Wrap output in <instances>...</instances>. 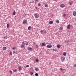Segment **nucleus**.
Instances as JSON below:
<instances>
[{
  "label": "nucleus",
  "mask_w": 76,
  "mask_h": 76,
  "mask_svg": "<svg viewBox=\"0 0 76 76\" xmlns=\"http://www.w3.org/2000/svg\"><path fill=\"white\" fill-rule=\"evenodd\" d=\"M25 42H24V41H23L21 45V46H20V48H23L24 47H25Z\"/></svg>",
  "instance_id": "f257e3e1"
},
{
  "label": "nucleus",
  "mask_w": 76,
  "mask_h": 76,
  "mask_svg": "<svg viewBox=\"0 0 76 76\" xmlns=\"http://www.w3.org/2000/svg\"><path fill=\"white\" fill-rule=\"evenodd\" d=\"M27 22H28V21L26 20H24L23 21V24L24 25H25V24H26L27 23Z\"/></svg>",
  "instance_id": "f03ea898"
},
{
  "label": "nucleus",
  "mask_w": 76,
  "mask_h": 76,
  "mask_svg": "<svg viewBox=\"0 0 76 76\" xmlns=\"http://www.w3.org/2000/svg\"><path fill=\"white\" fill-rule=\"evenodd\" d=\"M61 58L62 60L61 61H62V62H63L64 61V60H65V57H64L61 56Z\"/></svg>",
  "instance_id": "7ed1b4c3"
},
{
  "label": "nucleus",
  "mask_w": 76,
  "mask_h": 76,
  "mask_svg": "<svg viewBox=\"0 0 76 76\" xmlns=\"http://www.w3.org/2000/svg\"><path fill=\"white\" fill-rule=\"evenodd\" d=\"M34 16L36 18H39V15L37 14H35Z\"/></svg>",
  "instance_id": "20e7f679"
},
{
  "label": "nucleus",
  "mask_w": 76,
  "mask_h": 76,
  "mask_svg": "<svg viewBox=\"0 0 76 76\" xmlns=\"http://www.w3.org/2000/svg\"><path fill=\"white\" fill-rule=\"evenodd\" d=\"M47 48H51L52 47V45L51 44H49L47 45Z\"/></svg>",
  "instance_id": "39448f33"
},
{
  "label": "nucleus",
  "mask_w": 76,
  "mask_h": 76,
  "mask_svg": "<svg viewBox=\"0 0 76 76\" xmlns=\"http://www.w3.org/2000/svg\"><path fill=\"white\" fill-rule=\"evenodd\" d=\"M60 6L62 8H63L64 7H65V5L63 4H61L60 5Z\"/></svg>",
  "instance_id": "423d86ee"
},
{
  "label": "nucleus",
  "mask_w": 76,
  "mask_h": 76,
  "mask_svg": "<svg viewBox=\"0 0 76 76\" xmlns=\"http://www.w3.org/2000/svg\"><path fill=\"white\" fill-rule=\"evenodd\" d=\"M49 23L50 25H52L53 23V21L52 20L50 21L49 22Z\"/></svg>",
  "instance_id": "0eeeda50"
},
{
  "label": "nucleus",
  "mask_w": 76,
  "mask_h": 76,
  "mask_svg": "<svg viewBox=\"0 0 76 76\" xmlns=\"http://www.w3.org/2000/svg\"><path fill=\"white\" fill-rule=\"evenodd\" d=\"M73 15L74 16H76V12H74L73 13Z\"/></svg>",
  "instance_id": "6e6552de"
},
{
  "label": "nucleus",
  "mask_w": 76,
  "mask_h": 76,
  "mask_svg": "<svg viewBox=\"0 0 76 76\" xmlns=\"http://www.w3.org/2000/svg\"><path fill=\"white\" fill-rule=\"evenodd\" d=\"M67 28L68 29L70 28V25L69 24L68 25Z\"/></svg>",
  "instance_id": "1a4fd4ad"
},
{
  "label": "nucleus",
  "mask_w": 76,
  "mask_h": 76,
  "mask_svg": "<svg viewBox=\"0 0 76 76\" xmlns=\"http://www.w3.org/2000/svg\"><path fill=\"white\" fill-rule=\"evenodd\" d=\"M57 47L58 48H60V47H61V46L60 45H57Z\"/></svg>",
  "instance_id": "9d476101"
},
{
  "label": "nucleus",
  "mask_w": 76,
  "mask_h": 76,
  "mask_svg": "<svg viewBox=\"0 0 76 76\" xmlns=\"http://www.w3.org/2000/svg\"><path fill=\"white\" fill-rule=\"evenodd\" d=\"M28 49L29 51H31V50H32V48H28Z\"/></svg>",
  "instance_id": "9b49d317"
},
{
  "label": "nucleus",
  "mask_w": 76,
  "mask_h": 76,
  "mask_svg": "<svg viewBox=\"0 0 76 76\" xmlns=\"http://www.w3.org/2000/svg\"><path fill=\"white\" fill-rule=\"evenodd\" d=\"M7 49V47H4L3 48V49L4 50H6Z\"/></svg>",
  "instance_id": "f8f14e48"
},
{
  "label": "nucleus",
  "mask_w": 76,
  "mask_h": 76,
  "mask_svg": "<svg viewBox=\"0 0 76 76\" xmlns=\"http://www.w3.org/2000/svg\"><path fill=\"white\" fill-rule=\"evenodd\" d=\"M45 44L44 43H42V46H45Z\"/></svg>",
  "instance_id": "ddd939ff"
},
{
  "label": "nucleus",
  "mask_w": 76,
  "mask_h": 76,
  "mask_svg": "<svg viewBox=\"0 0 76 76\" xmlns=\"http://www.w3.org/2000/svg\"><path fill=\"white\" fill-rule=\"evenodd\" d=\"M56 22L57 23H60V22L59 21V20H57L56 21Z\"/></svg>",
  "instance_id": "4468645a"
},
{
  "label": "nucleus",
  "mask_w": 76,
  "mask_h": 76,
  "mask_svg": "<svg viewBox=\"0 0 76 76\" xmlns=\"http://www.w3.org/2000/svg\"><path fill=\"white\" fill-rule=\"evenodd\" d=\"M63 55L64 56H66V52H64L63 53Z\"/></svg>",
  "instance_id": "2eb2a0df"
},
{
  "label": "nucleus",
  "mask_w": 76,
  "mask_h": 76,
  "mask_svg": "<svg viewBox=\"0 0 76 76\" xmlns=\"http://www.w3.org/2000/svg\"><path fill=\"white\" fill-rule=\"evenodd\" d=\"M45 7H48V5L47 4H45Z\"/></svg>",
  "instance_id": "dca6fc26"
},
{
  "label": "nucleus",
  "mask_w": 76,
  "mask_h": 76,
  "mask_svg": "<svg viewBox=\"0 0 76 76\" xmlns=\"http://www.w3.org/2000/svg\"><path fill=\"white\" fill-rule=\"evenodd\" d=\"M35 70L36 72H38L39 71V69L36 68L35 69Z\"/></svg>",
  "instance_id": "f3484780"
},
{
  "label": "nucleus",
  "mask_w": 76,
  "mask_h": 76,
  "mask_svg": "<svg viewBox=\"0 0 76 76\" xmlns=\"http://www.w3.org/2000/svg\"><path fill=\"white\" fill-rule=\"evenodd\" d=\"M53 51H55V52H56V51H57V50H56L55 49H53Z\"/></svg>",
  "instance_id": "a211bd4d"
},
{
  "label": "nucleus",
  "mask_w": 76,
  "mask_h": 76,
  "mask_svg": "<svg viewBox=\"0 0 76 76\" xmlns=\"http://www.w3.org/2000/svg\"><path fill=\"white\" fill-rule=\"evenodd\" d=\"M15 14H16V12L14 11L12 14L13 15H15Z\"/></svg>",
  "instance_id": "6ab92c4d"
},
{
  "label": "nucleus",
  "mask_w": 76,
  "mask_h": 76,
  "mask_svg": "<svg viewBox=\"0 0 76 76\" xmlns=\"http://www.w3.org/2000/svg\"><path fill=\"white\" fill-rule=\"evenodd\" d=\"M31 29V27L30 26H29L28 27V30H30Z\"/></svg>",
  "instance_id": "aec40b11"
},
{
  "label": "nucleus",
  "mask_w": 76,
  "mask_h": 76,
  "mask_svg": "<svg viewBox=\"0 0 76 76\" xmlns=\"http://www.w3.org/2000/svg\"><path fill=\"white\" fill-rule=\"evenodd\" d=\"M36 62H38V61H39V60L38 59H36Z\"/></svg>",
  "instance_id": "412c9836"
},
{
  "label": "nucleus",
  "mask_w": 76,
  "mask_h": 76,
  "mask_svg": "<svg viewBox=\"0 0 76 76\" xmlns=\"http://www.w3.org/2000/svg\"><path fill=\"white\" fill-rule=\"evenodd\" d=\"M62 29H63V27L62 26L61 27L59 28V30H62Z\"/></svg>",
  "instance_id": "4be33fe9"
},
{
  "label": "nucleus",
  "mask_w": 76,
  "mask_h": 76,
  "mask_svg": "<svg viewBox=\"0 0 76 76\" xmlns=\"http://www.w3.org/2000/svg\"><path fill=\"white\" fill-rule=\"evenodd\" d=\"M7 28H9V24H7Z\"/></svg>",
  "instance_id": "5701e85b"
},
{
  "label": "nucleus",
  "mask_w": 76,
  "mask_h": 76,
  "mask_svg": "<svg viewBox=\"0 0 76 76\" xmlns=\"http://www.w3.org/2000/svg\"><path fill=\"white\" fill-rule=\"evenodd\" d=\"M21 69H22V67H19L18 68L19 70H21Z\"/></svg>",
  "instance_id": "b1692460"
},
{
  "label": "nucleus",
  "mask_w": 76,
  "mask_h": 76,
  "mask_svg": "<svg viewBox=\"0 0 76 76\" xmlns=\"http://www.w3.org/2000/svg\"><path fill=\"white\" fill-rule=\"evenodd\" d=\"M66 42H67V43H69L70 42V41H69V40H68L66 41Z\"/></svg>",
  "instance_id": "393cba45"
},
{
  "label": "nucleus",
  "mask_w": 76,
  "mask_h": 76,
  "mask_svg": "<svg viewBox=\"0 0 76 76\" xmlns=\"http://www.w3.org/2000/svg\"><path fill=\"white\" fill-rule=\"evenodd\" d=\"M10 74H12V71L11 70H10Z\"/></svg>",
  "instance_id": "a878e982"
},
{
  "label": "nucleus",
  "mask_w": 76,
  "mask_h": 76,
  "mask_svg": "<svg viewBox=\"0 0 76 76\" xmlns=\"http://www.w3.org/2000/svg\"><path fill=\"white\" fill-rule=\"evenodd\" d=\"M35 76H38V73H36L35 74Z\"/></svg>",
  "instance_id": "bb28decb"
},
{
  "label": "nucleus",
  "mask_w": 76,
  "mask_h": 76,
  "mask_svg": "<svg viewBox=\"0 0 76 76\" xmlns=\"http://www.w3.org/2000/svg\"><path fill=\"white\" fill-rule=\"evenodd\" d=\"M16 71H17V69H15L14 70H13L14 72H16Z\"/></svg>",
  "instance_id": "cd10ccee"
},
{
  "label": "nucleus",
  "mask_w": 76,
  "mask_h": 76,
  "mask_svg": "<svg viewBox=\"0 0 76 76\" xmlns=\"http://www.w3.org/2000/svg\"><path fill=\"white\" fill-rule=\"evenodd\" d=\"M28 42L26 43V45H28Z\"/></svg>",
  "instance_id": "c85d7f7f"
},
{
  "label": "nucleus",
  "mask_w": 76,
  "mask_h": 76,
  "mask_svg": "<svg viewBox=\"0 0 76 76\" xmlns=\"http://www.w3.org/2000/svg\"><path fill=\"white\" fill-rule=\"evenodd\" d=\"M36 47L37 48H38V45H36Z\"/></svg>",
  "instance_id": "c756f323"
},
{
  "label": "nucleus",
  "mask_w": 76,
  "mask_h": 76,
  "mask_svg": "<svg viewBox=\"0 0 76 76\" xmlns=\"http://www.w3.org/2000/svg\"><path fill=\"white\" fill-rule=\"evenodd\" d=\"M41 6V4L39 3L38 4V6Z\"/></svg>",
  "instance_id": "7c9ffc66"
},
{
  "label": "nucleus",
  "mask_w": 76,
  "mask_h": 76,
  "mask_svg": "<svg viewBox=\"0 0 76 76\" xmlns=\"http://www.w3.org/2000/svg\"><path fill=\"white\" fill-rule=\"evenodd\" d=\"M62 72H63L64 73V72H65V70L63 69L62 70Z\"/></svg>",
  "instance_id": "2f4dec72"
},
{
  "label": "nucleus",
  "mask_w": 76,
  "mask_h": 76,
  "mask_svg": "<svg viewBox=\"0 0 76 76\" xmlns=\"http://www.w3.org/2000/svg\"><path fill=\"white\" fill-rule=\"evenodd\" d=\"M63 16H64V17H66V14H64L63 15Z\"/></svg>",
  "instance_id": "473e14b6"
},
{
  "label": "nucleus",
  "mask_w": 76,
  "mask_h": 76,
  "mask_svg": "<svg viewBox=\"0 0 76 76\" xmlns=\"http://www.w3.org/2000/svg\"><path fill=\"white\" fill-rule=\"evenodd\" d=\"M76 67V64H75L74 65L73 67Z\"/></svg>",
  "instance_id": "72a5a7b5"
},
{
  "label": "nucleus",
  "mask_w": 76,
  "mask_h": 76,
  "mask_svg": "<svg viewBox=\"0 0 76 76\" xmlns=\"http://www.w3.org/2000/svg\"><path fill=\"white\" fill-rule=\"evenodd\" d=\"M10 56H12V52H10Z\"/></svg>",
  "instance_id": "f704fd0d"
},
{
  "label": "nucleus",
  "mask_w": 76,
  "mask_h": 76,
  "mask_svg": "<svg viewBox=\"0 0 76 76\" xmlns=\"http://www.w3.org/2000/svg\"><path fill=\"white\" fill-rule=\"evenodd\" d=\"M29 66L28 65H27L26 66V67H28Z\"/></svg>",
  "instance_id": "c9c22d12"
},
{
  "label": "nucleus",
  "mask_w": 76,
  "mask_h": 76,
  "mask_svg": "<svg viewBox=\"0 0 76 76\" xmlns=\"http://www.w3.org/2000/svg\"><path fill=\"white\" fill-rule=\"evenodd\" d=\"M30 74H31V75H33V72H31L30 73Z\"/></svg>",
  "instance_id": "e433bc0d"
},
{
  "label": "nucleus",
  "mask_w": 76,
  "mask_h": 76,
  "mask_svg": "<svg viewBox=\"0 0 76 76\" xmlns=\"http://www.w3.org/2000/svg\"><path fill=\"white\" fill-rule=\"evenodd\" d=\"M69 4H70V5H72V2L69 3Z\"/></svg>",
  "instance_id": "4c0bfd02"
},
{
  "label": "nucleus",
  "mask_w": 76,
  "mask_h": 76,
  "mask_svg": "<svg viewBox=\"0 0 76 76\" xmlns=\"http://www.w3.org/2000/svg\"><path fill=\"white\" fill-rule=\"evenodd\" d=\"M33 44L35 45V44H36V43H35V42H33Z\"/></svg>",
  "instance_id": "58836bf2"
},
{
  "label": "nucleus",
  "mask_w": 76,
  "mask_h": 76,
  "mask_svg": "<svg viewBox=\"0 0 76 76\" xmlns=\"http://www.w3.org/2000/svg\"><path fill=\"white\" fill-rule=\"evenodd\" d=\"M43 32V31H42V30H41L40 32H41V33H42Z\"/></svg>",
  "instance_id": "ea45409f"
},
{
  "label": "nucleus",
  "mask_w": 76,
  "mask_h": 76,
  "mask_svg": "<svg viewBox=\"0 0 76 76\" xmlns=\"http://www.w3.org/2000/svg\"><path fill=\"white\" fill-rule=\"evenodd\" d=\"M15 48H15V47L13 48V50H15Z\"/></svg>",
  "instance_id": "a19ab883"
},
{
  "label": "nucleus",
  "mask_w": 76,
  "mask_h": 76,
  "mask_svg": "<svg viewBox=\"0 0 76 76\" xmlns=\"http://www.w3.org/2000/svg\"><path fill=\"white\" fill-rule=\"evenodd\" d=\"M60 70H63V69L62 68H61L60 69Z\"/></svg>",
  "instance_id": "79ce46f5"
},
{
  "label": "nucleus",
  "mask_w": 76,
  "mask_h": 76,
  "mask_svg": "<svg viewBox=\"0 0 76 76\" xmlns=\"http://www.w3.org/2000/svg\"><path fill=\"white\" fill-rule=\"evenodd\" d=\"M13 53H14V54H15V51H13Z\"/></svg>",
  "instance_id": "37998d69"
},
{
  "label": "nucleus",
  "mask_w": 76,
  "mask_h": 76,
  "mask_svg": "<svg viewBox=\"0 0 76 76\" xmlns=\"http://www.w3.org/2000/svg\"><path fill=\"white\" fill-rule=\"evenodd\" d=\"M35 9H37V7H35Z\"/></svg>",
  "instance_id": "c03bdc74"
},
{
  "label": "nucleus",
  "mask_w": 76,
  "mask_h": 76,
  "mask_svg": "<svg viewBox=\"0 0 76 76\" xmlns=\"http://www.w3.org/2000/svg\"><path fill=\"white\" fill-rule=\"evenodd\" d=\"M66 42H66V41H65L64 42V43H65V44H66Z\"/></svg>",
  "instance_id": "a18cd8bd"
},
{
  "label": "nucleus",
  "mask_w": 76,
  "mask_h": 76,
  "mask_svg": "<svg viewBox=\"0 0 76 76\" xmlns=\"http://www.w3.org/2000/svg\"><path fill=\"white\" fill-rule=\"evenodd\" d=\"M32 3H35V2L34 1H33Z\"/></svg>",
  "instance_id": "49530a36"
},
{
  "label": "nucleus",
  "mask_w": 76,
  "mask_h": 76,
  "mask_svg": "<svg viewBox=\"0 0 76 76\" xmlns=\"http://www.w3.org/2000/svg\"><path fill=\"white\" fill-rule=\"evenodd\" d=\"M38 0H35L36 1H38Z\"/></svg>",
  "instance_id": "de8ad7c7"
}]
</instances>
